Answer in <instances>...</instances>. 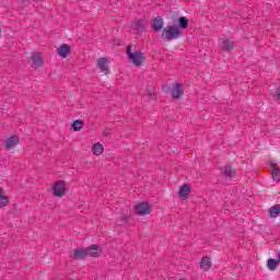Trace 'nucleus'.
Segmentation results:
<instances>
[{
	"instance_id": "18",
	"label": "nucleus",
	"mask_w": 280,
	"mask_h": 280,
	"mask_svg": "<svg viewBox=\"0 0 280 280\" xmlns=\"http://www.w3.org/2000/svg\"><path fill=\"white\" fill-rule=\"evenodd\" d=\"M84 257H88L86 247L85 248H78L74 250V259H84Z\"/></svg>"
},
{
	"instance_id": "17",
	"label": "nucleus",
	"mask_w": 280,
	"mask_h": 280,
	"mask_svg": "<svg viewBox=\"0 0 280 280\" xmlns=\"http://www.w3.org/2000/svg\"><path fill=\"white\" fill-rule=\"evenodd\" d=\"M92 152H93V154H95V156L102 155L104 153V145H102V143H100V142H96L92 147Z\"/></svg>"
},
{
	"instance_id": "22",
	"label": "nucleus",
	"mask_w": 280,
	"mask_h": 280,
	"mask_svg": "<svg viewBox=\"0 0 280 280\" xmlns=\"http://www.w3.org/2000/svg\"><path fill=\"white\" fill-rule=\"evenodd\" d=\"M9 203L10 200L8 199V196L3 195L0 188V207H8Z\"/></svg>"
},
{
	"instance_id": "23",
	"label": "nucleus",
	"mask_w": 280,
	"mask_h": 280,
	"mask_svg": "<svg viewBox=\"0 0 280 280\" xmlns=\"http://www.w3.org/2000/svg\"><path fill=\"white\" fill-rule=\"evenodd\" d=\"M84 127V122L82 120H75L73 124H72V129L74 130V132H79V130L81 128Z\"/></svg>"
},
{
	"instance_id": "3",
	"label": "nucleus",
	"mask_w": 280,
	"mask_h": 280,
	"mask_svg": "<svg viewBox=\"0 0 280 280\" xmlns=\"http://www.w3.org/2000/svg\"><path fill=\"white\" fill-rule=\"evenodd\" d=\"M147 27H148V22H145L143 18L135 19L131 25V30L133 34H141L142 32H145Z\"/></svg>"
},
{
	"instance_id": "4",
	"label": "nucleus",
	"mask_w": 280,
	"mask_h": 280,
	"mask_svg": "<svg viewBox=\"0 0 280 280\" xmlns=\"http://www.w3.org/2000/svg\"><path fill=\"white\" fill-rule=\"evenodd\" d=\"M67 194V187L65 186V180H58L52 186V196L56 198H62Z\"/></svg>"
},
{
	"instance_id": "20",
	"label": "nucleus",
	"mask_w": 280,
	"mask_h": 280,
	"mask_svg": "<svg viewBox=\"0 0 280 280\" xmlns=\"http://www.w3.org/2000/svg\"><path fill=\"white\" fill-rule=\"evenodd\" d=\"M267 267L270 270H277V268H279V260L272 258L268 259Z\"/></svg>"
},
{
	"instance_id": "12",
	"label": "nucleus",
	"mask_w": 280,
	"mask_h": 280,
	"mask_svg": "<svg viewBox=\"0 0 280 280\" xmlns=\"http://www.w3.org/2000/svg\"><path fill=\"white\" fill-rule=\"evenodd\" d=\"M163 25H165L163 18L156 16L152 23L153 32H161V30H163Z\"/></svg>"
},
{
	"instance_id": "6",
	"label": "nucleus",
	"mask_w": 280,
	"mask_h": 280,
	"mask_svg": "<svg viewBox=\"0 0 280 280\" xmlns=\"http://www.w3.org/2000/svg\"><path fill=\"white\" fill-rule=\"evenodd\" d=\"M108 65H110V59H108V57L97 59V67L105 75H108Z\"/></svg>"
},
{
	"instance_id": "26",
	"label": "nucleus",
	"mask_w": 280,
	"mask_h": 280,
	"mask_svg": "<svg viewBox=\"0 0 280 280\" xmlns=\"http://www.w3.org/2000/svg\"><path fill=\"white\" fill-rule=\"evenodd\" d=\"M103 135H104L105 137H108V131H104Z\"/></svg>"
},
{
	"instance_id": "16",
	"label": "nucleus",
	"mask_w": 280,
	"mask_h": 280,
	"mask_svg": "<svg viewBox=\"0 0 280 280\" xmlns=\"http://www.w3.org/2000/svg\"><path fill=\"white\" fill-rule=\"evenodd\" d=\"M234 47H235V42H233V39L228 38V39L223 40L222 49L224 51H232V49H234Z\"/></svg>"
},
{
	"instance_id": "11",
	"label": "nucleus",
	"mask_w": 280,
	"mask_h": 280,
	"mask_svg": "<svg viewBox=\"0 0 280 280\" xmlns=\"http://www.w3.org/2000/svg\"><path fill=\"white\" fill-rule=\"evenodd\" d=\"M58 56L60 58H68L69 54H71V48L67 44H62L58 49H57Z\"/></svg>"
},
{
	"instance_id": "24",
	"label": "nucleus",
	"mask_w": 280,
	"mask_h": 280,
	"mask_svg": "<svg viewBox=\"0 0 280 280\" xmlns=\"http://www.w3.org/2000/svg\"><path fill=\"white\" fill-rule=\"evenodd\" d=\"M272 179L277 180V183H280V170L279 168H273L271 171Z\"/></svg>"
},
{
	"instance_id": "21",
	"label": "nucleus",
	"mask_w": 280,
	"mask_h": 280,
	"mask_svg": "<svg viewBox=\"0 0 280 280\" xmlns=\"http://www.w3.org/2000/svg\"><path fill=\"white\" fill-rule=\"evenodd\" d=\"M178 22H179V27L182 30H187V27H189V20H187V18L185 16H180L178 19Z\"/></svg>"
},
{
	"instance_id": "10",
	"label": "nucleus",
	"mask_w": 280,
	"mask_h": 280,
	"mask_svg": "<svg viewBox=\"0 0 280 280\" xmlns=\"http://www.w3.org/2000/svg\"><path fill=\"white\" fill-rule=\"evenodd\" d=\"M221 172L225 178H234L237 171L231 165H225Z\"/></svg>"
},
{
	"instance_id": "2",
	"label": "nucleus",
	"mask_w": 280,
	"mask_h": 280,
	"mask_svg": "<svg viewBox=\"0 0 280 280\" xmlns=\"http://www.w3.org/2000/svg\"><path fill=\"white\" fill-rule=\"evenodd\" d=\"M127 56L129 60H132L133 65L140 67V65L145 60V56L141 51L132 52V46L127 47Z\"/></svg>"
},
{
	"instance_id": "15",
	"label": "nucleus",
	"mask_w": 280,
	"mask_h": 280,
	"mask_svg": "<svg viewBox=\"0 0 280 280\" xmlns=\"http://www.w3.org/2000/svg\"><path fill=\"white\" fill-rule=\"evenodd\" d=\"M211 258L205 256L201 258L200 260V269L205 270V272H207L208 270H211Z\"/></svg>"
},
{
	"instance_id": "19",
	"label": "nucleus",
	"mask_w": 280,
	"mask_h": 280,
	"mask_svg": "<svg viewBox=\"0 0 280 280\" xmlns=\"http://www.w3.org/2000/svg\"><path fill=\"white\" fill-rule=\"evenodd\" d=\"M270 218H279L280 217V205L272 206L269 209Z\"/></svg>"
},
{
	"instance_id": "1",
	"label": "nucleus",
	"mask_w": 280,
	"mask_h": 280,
	"mask_svg": "<svg viewBox=\"0 0 280 280\" xmlns=\"http://www.w3.org/2000/svg\"><path fill=\"white\" fill-rule=\"evenodd\" d=\"M183 36V30L178 26H167L162 30L161 37L163 40H176V38H180Z\"/></svg>"
},
{
	"instance_id": "9",
	"label": "nucleus",
	"mask_w": 280,
	"mask_h": 280,
	"mask_svg": "<svg viewBox=\"0 0 280 280\" xmlns=\"http://www.w3.org/2000/svg\"><path fill=\"white\" fill-rule=\"evenodd\" d=\"M88 253V257H100L102 255V250H100V245H91L90 247H85Z\"/></svg>"
},
{
	"instance_id": "25",
	"label": "nucleus",
	"mask_w": 280,
	"mask_h": 280,
	"mask_svg": "<svg viewBox=\"0 0 280 280\" xmlns=\"http://www.w3.org/2000/svg\"><path fill=\"white\" fill-rule=\"evenodd\" d=\"M277 95H278V100H280V86L278 88V93H277Z\"/></svg>"
},
{
	"instance_id": "5",
	"label": "nucleus",
	"mask_w": 280,
	"mask_h": 280,
	"mask_svg": "<svg viewBox=\"0 0 280 280\" xmlns=\"http://www.w3.org/2000/svg\"><path fill=\"white\" fill-rule=\"evenodd\" d=\"M20 143L21 138L18 135H13L4 141V148L7 150H14V148H16V145H19Z\"/></svg>"
},
{
	"instance_id": "28",
	"label": "nucleus",
	"mask_w": 280,
	"mask_h": 280,
	"mask_svg": "<svg viewBox=\"0 0 280 280\" xmlns=\"http://www.w3.org/2000/svg\"><path fill=\"white\" fill-rule=\"evenodd\" d=\"M0 34H1V28H0Z\"/></svg>"
},
{
	"instance_id": "14",
	"label": "nucleus",
	"mask_w": 280,
	"mask_h": 280,
	"mask_svg": "<svg viewBox=\"0 0 280 280\" xmlns=\"http://www.w3.org/2000/svg\"><path fill=\"white\" fill-rule=\"evenodd\" d=\"M191 194V187L189 184H184L178 191L179 198H187Z\"/></svg>"
},
{
	"instance_id": "27",
	"label": "nucleus",
	"mask_w": 280,
	"mask_h": 280,
	"mask_svg": "<svg viewBox=\"0 0 280 280\" xmlns=\"http://www.w3.org/2000/svg\"><path fill=\"white\" fill-rule=\"evenodd\" d=\"M278 257H279L278 261H279V264H280V252L278 253Z\"/></svg>"
},
{
	"instance_id": "7",
	"label": "nucleus",
	"mask_w": 280,
	"mask_h": 280,
	"mask_svg": "<svg viewBox=\"0 0 280 280\" xmlns=\"http://www.w3.org/2000/svg\"><path fill=\"white\" fill-rule=\"evenodd\" d=\"M136 211L138 215H150V213H152L150 206L145 202L138 203L136 206Z\"/></svg>"
},
{
	"instance_id": "8",
	"label": "nucleus",
	"mask_w": 280,
	"mask_h": 280,
	"mask_svg": "<svg viewBox=\"0 0 280 280\" xmlns=\"http://www.w3.org/2000/svg\"><path fill=\"white\" fill-rule=\"evenodd\" d=\"M172 97L178 100V97H183L185 95L184 85L180 83H175L174 88L171 91Z\"/></svg>"
},
{
	"instance_id": "13",
	"label": "nucleus",
	"mask_w": 280,
	"mask_h": 280,
	"mask_svg": "<svg viewBox=\"0 0 280 280\" xmlns=\"http://www.w3.org/2000/svg\"><path fill=\"white\" fill-rule=\"evenodd\" d=\"M45 60H43V56H40V52H33V65L35 69H38L43 67Z\"/></svg>"
}]
</instances>
